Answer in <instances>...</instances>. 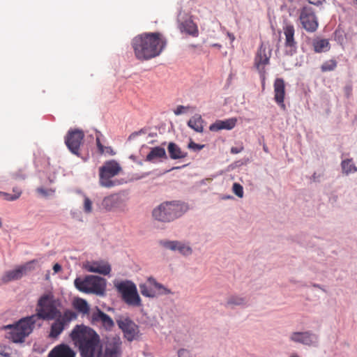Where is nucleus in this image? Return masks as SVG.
Masks as SVG:
<instances>
[{
    "mask_svg": "<svg viewBox=\"0 0 357 357\" xmlns=\"http://www.w3.org/2000/svg\"><path fill=\"white\" fill-rule=\"evenodd\" d=\"M132 45L138 59L149 60L162 53L167 45V40L159 32L144 33L133 38Z\"/></svg>",
    "mask_w": 357,
    "mask_h": 357,
    "instance_id": "1",
    "label": "nucleus"
},
{
    "mask_svg": "<svg viewBox=\"0 0 357 357\" xmlns=\"http://www.w3.org/2000/svg\"><path fill=\"white\" fill-rule=\"evenodd\" d=\"M75 344L79 347L82 357H95L100 349V337L92 328L77 325L70 333Z\"/></svg>",
    "mask_w": 357,
    "mask_h": 357,
    "instance_id": "2",
    "label": "nucleus"
},
{
    "mask_svg": "<svg viewBox=\"0 0 357 357\" xmlns=\"http://www.w3.org/2000/svg\"><path fill=\"white\" fill-rule=\"evenodd\" d=\"M188 210V206L179 201L165 202L154 208L153 218L158 221L169 222L182 216Z\"/></svg>",
    "mask_w": 357,
    "mask_h": 357,
    "instance_id": "3",
    "label": "nucleus"
},
{
    "mask_svg": "<svg viewBox=\"0 0 357 357\" xmlns=\"http://www.w3.org/2000/svg\"><path fill=\"white\" fill-rule=\"evenodd\" d=\"M36 311V314H33L32 317H36V321L39 319L53 320L62 314L58 309L56 301L51 293L45 294L40 297Z\"/></svg>",
    "mask_w": 357,
    "mask_h": 357,
    "instance_id": "4",
    "label": "nucleus"
},
{
    "mask_svg": "<svg viewBox=\"0 0 357 357\" xmlns=\"http://www.w3.org/2000/svg\"><path fill=\"white\" fill-rule=\"evenodd\" d=\"M74 284L81 292L103 296L106 291L107 282L101 277L89 275L84 278H77L74 280Z\"/></svg>",
    "mask_w": 357,
    "mask_h": 357,
    "instance_id": "5",
    "label": "nucleus"
},
{
    "mask_svg": "<svg viewBox=\"0 0 357 357\" xmlns=\"http://www.w3.org/2000/svg\"><path fill=\"white\" fill-rule=\"evenodd\" d=\"M36 317L29 316L19 320L14 325H8L6 328L11 329L8 338L13 342H24L26 337L33 331L36 324Z\"/></svg>",
    "mask_w": 357,
    "mask_h": 357,
    "instance_id": "6",
    "label": "nucleus"
},
{
    "mask_svg": "<svg viewBox=\"0 0 357 357\" xmlns=\"http://www.w3.org/2000/svg\"><path fill=\"white\" fill-rule=\"evenodd\" d=\"M122 172L120 164L114 160H110L105 162L99 167V185L101 187L111 188L117 185V182L112 178L118 176Z\"/></svg>",
    "mask_w": 357,
    "mask_h": 357,
    "instance_id": "7",
    "label": "nucleus"
},
{
    "mask_svg": "<svg viewBox=\"0 0 357 357\" xmlns=\"http://www.w3.org/2000/svg\"><path fill=\"white\" fill-rule=\"evenodd\" d=\"M114 287L126 304L135 307L142 306V299L134 282L130 280L121 281L116 283Z\"/></svg>",
    "mask_w": 357,
    "mask_h": 357,
    "instance_id": "8",
    "label": "nucleus"
},
{
    "mask_svg": "<svg viewBox=\"0 0 357 357\" xmlns=\"http://www.w3.org/2000/svg\"><path fill=\"white\" fill-rule=\"evenodd\" d=\"M139 287L142 296L151 298L172 294L169 289L153 277H149L145 282L139 284Z\"/></svg>",
    "mask_w": 357,
    "mask_h": 357,
    "instance_id": "9",
    "label": "nucleus"
},
{
    "mask_svg": "<svg viewBox=\"0 0 357 357\" xmlns=\"http://www.w3.org/2000/svg\"><path fill=\"white\" fill-rule=\"evenodd\" d=\"M99 208L105 212H126L128 210L126 201L121 195L117 193L105 197Z\"/></svg>",
    "mask_w": 357,
    "mask_h": 357,
    "instance_id": "10",
    "label": "nucleus"
},
{
    "mask_svg": "<svg viewBox=\"0 0 357 357\" xmlns=\"http://www.w3.org/2000/svg\"><path fill=\"white\" fill-rule=\"evenodd\" d=\"M77 318V314L72 310H67L58 316L52 323L49 336L56 338L64 330L65 327L73 320Z\"/></svg>",
    "mask_w": 357,
    "mask_h": 357,
    "instance_id": "11",
    "label": "nucleus"
},
{
    "mask_svg": "<svg viewBox=\"0 0 357 357\" xmlns=\"http://www.w3.org/2000/svg\"><path fill=\"white\" fill-rule=\"evenodd\" d=\"M299 21L307 32H314L319 26L317 17L312 8L305 6L300 10Z\"/></svg>",
    "mask_w": 357,
    "mask_h": 357,
    "instance_id": "12",
    "label": "nucleus"
},
{
    "mask_svg": "<svg viewBox=\"0 0 357 357\" xmlns=\"http://www.w3.org/2000/svg\"><path fill=\"white\" fill-rule=\"evenodd\" d=\"M36 262V260H31L23 265L17 266L13 270L6 271L1 278V282L6 284L11 281L20 280L27 272L34 269L33 264Z\"/></svg>",
    "mask_w": 357,
    "mask_h": 357,
    "instance_id": "13",
    "label": "nucleus"
},
{
    "mask_svg": "<svg viewBox=\"0 0 357 357\" xmlns=\"http://www.w3.org/2000/svg\"><path fill=\"white\" fill-rule=\"evenodd\" d=\"M119 328L122 331L123 337L128 341L136 340L139 335V328L130 318L121 317L116 320Z\"/></svg>",
    "mask_w": 357,
    "mask_h": 357,
    "instance_id": "14",
    "label": "nucleus"
},
{
    "mask_svg": "<svg viewBox=\"0 0 357 357\" xmlns=\"http://www.w3.org/2000/svg\"><path fill=\"white\" fill-rule=\"evenodd\" d=\"M84 133L79 129H70L65 137V144L70 152L79 155V147L83 142Z\"/></svg>",
    "mask_w": 357,
    "mask_h": 357,
    "instance_id": "15",
    "label": "nucleus"
},
{
    "mask_svg": "<svg viewBox=\"0 0 357 357\" xmlns=\"http://www.w3.org/2000/svg\"><path fill=\"white\" fill-rule=\"evenodd\" d=\"M271 51L266 50L263 45L259 48L255 58V66L260 74V77L264 81L266 79L265 67L269 64Z\"/></svg>",
    "mask_w": 357,
    "mask_h": 357,
    "instance_id": "16",
    "label": "nucleus"
},
{
    "mask_svg": "<svg viewBox=\"0 0 357 357\" xmlns=\"http://www.w3.org/2000/svg\"><path fill=\"white\" fill-rule=\"evenodd\" d=\"M122 342L119 337H112L107 340L105 349L100 352L98 357H120Z\"/></svg>",
    "mask_w": 357,
    "mask_h": 357,
    "instance_id": "17",
    "label": "nucleus"
},
{
    "mask_svg": "<svg viewBox=\"0 0 357 357\" xmlns=\"http://www.w3.org/2000/svg\"><path fill=\"white\" fill-rule=\"evenodd\" d=\"M283 33L285 37L284 47L288 54L292 55L297 50V42L296 41L295 28L291 24H286L283 26Z\"/></svg>",
    "mask_w": 357,
    "mask_h": 357,
    "instance_id": "18",
    "label": "nucleus"
},
{
    "mask_svg": "<svg viewBox=\"0 0 357 357\" xmlns=\"http://www.w3.org/2000/svg\"><path fill=\"white\" fill-rule=\"evenodd\" d=\"M91 321L93 325L100 326L107 331H111L114 326L112 319L98 307L91 314Z\"/></svg>",
    "mask_w": 357,
    "mask_h": 357,
    "instance_id": "19",
    "label": "nucleus"
},
{
    "mask_svg": "<svg viewBox=\"0 0 357 357\" xmlns=\"http://www.w3.org/2000/svg\"><path fill=\"white\" fill-rule=\"evenodd\" d=\"M84 266L89 272L103 275H109L112 271L110 264L104 260L87 261Z\"/></svg>",
    "mask_w": 357,
    "mask_h": 357,
    "instance_id": "20",
    "label": "nucleus"
},
{
    "mask_svg": "<svg viewBox=\"0 0 357 357\" xmlns=\"http://www.w3.org/2000/svg\"><path fill=\"white\" fill-rule=\"evenodd\" d=\"M290 340L305 345L314 346L317 342V336L309 331L294 332L291 335Z\"/></svg>",
    "mask_w": 357,
    "mask_h": 357,
    "instance_id": "21",
    "label": "nucleus"
},
{
    "mask_svg": "<svg viewBox=\"0 0 357 357\" xmlns=\"http://www.w3.org/2000/svg\"><path fill=\"white\" fill-rule=\"evenodd\" d=\"M274 87V100L281 109L284 110L286 106L284 103L285 98V84L282 78L275 79L273 84Z\"/></svg>",
    "mask_w": 357,
    "mask_h": 357,
    "instance_id": "22",
    "label": "nucleus"
},
{
    "mask_svg": "<svg viewBox=\"0 0 357 357\" xmlns=\"http://www.w3.org/2000/svg\"><path fill=\"white\" fill-rule=\"evenodd\" d=\"M165 248L172 251H178L183 255H190L192 252V248L188 244L178 241H165L161 242Z\"/></svg>",
    "mask_w": 357,
    "mask_h": 357,
    "instance_id": "23",
    "label": "nucleus"
},
{
    "mask_svg": "<svg viewBox=\"0 0 357 357\" xmlns=\"http://www.w3.org/2000/svg\"><path fill=\"white\" fill-rule=\"evenodd\" d=\"M236 118H230L225 120H217L209 126V130L212 132H218L221 130H231L236 125Z\"/></svg>",
    "mask_w": 357,
    "mask_h": 357,
    "instance_id": "24",
    "label": "nucleus"
},
{
    "mask_svg": "<svg viewBox=\"0 0 357 357\" xmlns=\"http://www.w3.org/2000/svg\"><path fill=\"white\" fill-rule=\"evenodd\" d=\"M48 357H75V352L66 344L55 347L48 354Z\"/></svg>",
    "mask_w": 357,
    "mask_h": 357,
    "instance_id": "25",
    "label": "nucleus"
},
{
    "mask_svg": "<svg viewBox=\"0 0 357 357\" xmlns=\"http://www.w3.org/2000/svg\"><path fill=\"white\" fill-rule=\"evenodd\" d=\"M167 153L165 149L161 146H155L151 149L150 152L146 157V161L151 162H156L162 159H167Z\"/></svg>",
    "mask_w": 357,
    "mask_h": 357,
    "instance_id": "26",
    "label": "nucleus"
},
{
    "mask_svg": "<svg viewBox=\"0 0 357 357\" xmlns=\"http://www.w3.org/2000/svg\"><path fill=\"white\" fill-rule=\"evenodd\" d=\"M179 28L182 32H185L192 36L196 37L198 36V27L190 18L181 22Z\"/></svg>",
    "mask_w": 357,
    "mask_h": 357,
    "instance_id": "27",
    "label": "nucleus"
},
{
    "mask_svg": "<svg viewBox=\"0 0 357 357\" xmlns=\"http://www.w3.org/2000/svg\"><path fill=\"white\" fill-rule=\"evenodd\" d=\"M169 157L173 160L182 159L187 156L188 153L183 151L175 143L170 142L167 146Z\"/></svg>",
    "mask_w": 357,
    "mask_h": 357,
    "instance_id": "28",
    "label": "nucleus"
},
{
    "mask_svg": "<svg viewBox=\"0 0 357 357\" xmlns=\"http://www.w3.org/2000/svg\"><path fill=\"white\" fill-rule=\"evenodd\" d=\"M73 307L79 313L86 315L90 312V307L86 300L81 298H76L73 302Z\"/></svg>",
    "mask_w": 357,
    "mask_h": 357,
    "instance_id": "29",
    "label": "nucleus"
},
{
    "mask_svg": "<svg viewBox=\"0 0 357 357\" xmlns=\"http://www.w3.org/2000/svg\"><path fill=\"white\" fill-rule=\"evenodd\" d=\"M312 46L316 53L325 52L331 48L329 41L326 39H314L312 41Z\"/></svg>",
    "mask_w": 357,
    "mask_h": 357,
    "instance_id": "30",
    "label": "nucleus"
},
{
    "mask_svg": "<svg viewBox=\"0 0 357 357\" xmlns=\"http://www.w3.org/2000/svg\"><path fill=\"white\" fill-rule=\"evenodd\" d=\"M204 120L201 115L195 114L192 116L188 122V126L197 132H202Z\"/></svg>",
    "mask_w": 357,
    "mask_h": 357,
    "instance_id": "31",
    "label": "nucleus"
},
{
    "mask_svg": "<svg viewBox=\"0 0 357 357\" xmlns=\"http://www.w3.org/2000/svg\"><path fill=\"white\" fill-rule=\"evenodd\" d=\"M13 194L0 191V197L8 202H13L18 199L22 194V190L20 187L15 186L13 188Z\"/></svg>",
    "mask_w": 357,
    "mask_h": 357,
    "instance_id": "32",
    "label": "nucleus"
},
{
    "mask_svg": "<svg viewBox=\"0 0 357 357\" xmlns=\"http://www.w3.org/2000/svg\"><path fill=\"white\" fill-rule=\"evenodd\" d=\"M342 173L348 175L357 172V167L352 162V159L343 160L341 162Z\"/></svg>",
    "mask_w": 357,
    "mask_h": 357,
    "instance_id": "33",
    "label": "nucleus"
},
{
    "mask_svg": "<svg viewBox=\"0 0 357 357\" xmlns=\"http://www.w3.org/2000/svg\"><path fill=\"white\" fill-rule=\"evenodd\" d=\"M245 303L246 300L244 297L239 296H231L227 298L226 305L229 307H234L244 305Z\"/></svg>",
    "mask_w": 357,
    "mask_h": 357,
    "instance_id": "34",
    "label": "nucleus"
},
{
    "mask_svg": "<svg viewBox=\"0 0 357 357\" xmlns=\"http://www.w3.org/2000/svg\"><path fill=\"white\" fill-rule=\"evenodd\" d=\"M337 66V62L335 59H330L324 62L321 66V70L323 73L334 70Z\"/></svg>",
    "mask_w": 357,
    "mask_h": 357,
    "instance_id": "35",
    "label": "nucleus"
},
{
    "mask_svg": "<svg viewBox=\"0 0 357 357\" xmlns=\"http://www.w3.org/2000/svg\"><path fill=\"white\" fill-rule=\"evenodd\" d=\"M83 210L86 213H91L93 211V202L86 195H84Z\"/></svg>",
    "mask_w": 357,
    "mask_h": 357,
    "instance_id": "36",
    "label": "nucleus"
},
{
    "mask_svg": "<svg viewBox=\"0 0 357 357\" xmlns=\"http://www.w3.org/2000/svg\"><path fill=\"white\" fill-rule=\"evenodd\" d=\"M233 192L240 198L243 197V186L238 183H234L232 187Z\"/></svg>",
    "mask_w": 357,
    "mask_h": 357,
    "instance_id": "37",
    "label": "nucleus"
},
{
    "mask_svg": "<svg viewBox=\"0 0 357 357\" xmlns=\"http://www.w3.org/2000/svg\"><path fill=\"white\" fill-rule=\"evenodd\" d=\"M13 176L15 179H24L26 178V174L24 170L22 169H19L18 171L13 173Z\"/></svg>",
    "mask_w": 357,
    "mask_h": 357,
    "instance_id": "38",
    "label": "nucleus"
},
{
    "mask_svg": "<svg viewBox=\"0 0 357 357\" xmlns=\"http://www.w3.org/2000/svg\"><path fill=\"white\" fill-rule=\"evenodd\" d=\"M204 147V144H196L195 142L191 141L189 144H188V148L190 149H192L194 151H200L202 150L203 148Z\"/></svg>",
    "mask_w": 357,
    "mask_h": 357,
    "instance_id": "39",
    "label": "nucleus"
},
{
    "mask_svg": "<svg viewBox=\"0 0 357 357\" xmlns=\"http://www.w3.org/2000/svg\"><path fill=\"white\" fill-rule=\"evenodd\" d=\"M178 357H192L190 352L185 349H181L178 352Z\"/></svg>",
    "mask_w": 357,
    "mask_h": 357,
    "instance_id": "40",
    "label": "nucleus"
},
{
    "mask_svg": "<svg viewBox=\"0 0 357 357\" xmlns=\"http://www.w3.org/2000/svg\"><path fill=\"white\" fill-rule=\"evenodd\" d=\"M96 144H97V147L98 149V151H99V153L100 154H102L105 151V147L104 146L101 144L100 142V139L99 137H97L96 138Z\"/></svg>",
    "mask_w": 357,
    "mask_h": 357,
    "instance_id": "41",
    "label": "nucleus"
},
{
    "mask_svg": "<svg viewBox=\"0 0 357 357\" xmlns=\"http://www.w3.org/2000/svg\"><path fill=\"white\" fill-rule=\"evenodd\" d=\"M186 110V107L183 105H179L176 107V109L174 110L175 115H180L182 113H183Z\"/></svg>",
    "mask_w": 357,
    "mask_h": 357,
    "instance_id": "42",
    "label": "nucleus"
},
{
    "mask_svg": "<svg viewBox=\"0 0 357 357\" xmlns=\"http://www.w3.org/2000/svg\"><path fill=\"white\" fill-rule=\"evenodd\" d=\"M243 149V147L241 146V147H231V153H234V154H236V153H238L240 152H241Z\"/></svg>",
    "mask_w": 357,
    "mask_h": 357,
    "instance_id": "43",
    "label": "nucleus"
},
{
    "mask_svg": "<svg viewBox=\"0 0 357 357\" xmlns=\"http://www.w3.org/2000/svg\"><path fill=\"white\" fill-rule=\"evenodd\" d=\"M54 273H58L61 270V266L59 264H55L53 266Z\"/></svg>",
    "mask_w": 357,
    "mask_h": 357,
    "instance_id": "44",
    "label": "nucleus"
},
{
    "mask_svg": "<svg viewBox=\"0 0 357 357\" xmlns=\"http://www.w3.org/2000/svg\"><path fill=\"white\" fill-rule=\"evenodd\" d=\"M37 191H38L39 193H41V194H44V195H45V194H46L45 190L43 188H38V189H37Z\"/></svg>",
    "mask_w": 357,
    "mask_h": 357,
    "instance_id": "45",
    "label": "nucleus"
},
{
    "mask_svg": "<svg viewBox=\"0 0 357 357\" xmlns=\"http://www.w3.org/2000/svg\"><path fill=\"white\" fill-rule=\"evenodd\" d=\"M261 85H262V89H264V87H265V80L263 81V79L261 78Z\"/></svg>",
    "mask_w": 357,
    "mask_h": 357,
    "instance_id": "46",
    "label": "nucleus"
},
{
    "mask_svg": "<svg viewBox=\"0 0 357 357\" xmlns=\"http://www.w3.org/2000/svg\"><path fill=\"white\" fill-rule=\"evenodd\" d=\"M264 150L266 152H267V151H267V148H266V146H264Z\"/></svg>",
    "mask_w": 357,
    "mask_h": 357,
    "instance_id": "47",
    "label": "nucleus"
},
{
    "mask_svg": "<svg viewBox=\"0 0 357 357\" xmlns=\"http://www.w3.org/2000/svg\"><path fill=\"white\" fill-rule=\"evenodd\" d=\"M354 1L356 2V3L357 4V0H354Z\"/></svg>",
    "mask_w": 357,
    "mask_h": 357,
    "instance_id": "48",
    "label": "nucleus"
}]
</instances>
